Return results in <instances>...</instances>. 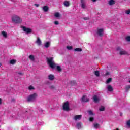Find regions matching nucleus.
Here are the masks:
<instances>
[{
	"label": "nucleus",
	"instance_id": "f257e3e1",
	"mask_svg": "<svg viewBox=\"0 0 130 130\" xmlns=\"http://www.w3.org/2000/svg\"><path fill=\"white\" fill-rule=\"evenodd\" d=\"M48 62L50 68L52 69H54V68H56V70L58 71V72H61V68H60V66H57V64L55 63L54 61H53V57L49 58L48 59Z\"/></svg>",
	"mask_w": 130,
	"mask_h": 130
},
{
	"label": "nucleus",
	"instance_id": "f03ea898",
	"mask_svg": "<svg viewBox=\"0 0 130 130\" xmlns=\"http://www.w3.org/2000/svg\"><path fill=\"white\" fill-rule=\"evenodd\" d=\"M11 19L12 22L15 24H21L23 22V19L19 15H13Z\"/></svg>",
	"mask_w": 130,
	"mask_h": 130
},
{
	"label": "nucleus",
	"instance_id": "7ed1b4c3",
	"mask_svg": "<svg viewBox=\"0 0 130 130\" xmlns=\"http://www.w3.org/2000/svg\"><path fill=\"white\" fill-rule=\"evenodd\" d=\"M37 93L32 94L27 98V101L29 102L35 101V100H36V98H37Z\"/></svg>",
	"mask_w": 130,
	"mask_h": 130
},
{
	"label": "nucleus",
	"instance_id": "20e7f679",
	"mask_svg": "<svg viewBox=\"0 0 130 130\" xmlns=\"http://www.w3.org/2000/svg\"><path fill=\"white\" fill-rule=\"evenodd\" d=\"M117 50L119 51L120 55H127L128 54V53L127 51L123 50L120 47H118L117 48Z\"/></svg>",
	"mask_w": 130,
	"mask_h": 130
},
{
	"label": "nucleus",
	"instance_id": "39448f33",
	"mask_svg": "<svg viewBox=\"0 0 130 130\" xmlns=\"http://www.w3.org/2000/svg\"><path fill=\"white\" fill-rule=\"evenodd\" d=\"M63 110L66 111H69L70 110V103L69 102H66L64 103L63 105Z\"/></svg>",
	"mask_w": 130,
	"mask_h": 130
},
{
	"label": "nucleus",
	"instance_id": "423d86ee",
	"mask_svg": "<svg viewBox=\"0 0 130 130\" xmlns=\"http://www.w3.org/2000/svg\"><path fill=\"white\" fill-rule=\"evenodd\" d=\"M21 28H22L23 30L25 32V33H27V34H29V33L32 32V29L30 28L26 27V26H21Z\"/></svg>",
	"mask_w": 130,
	"mask_h": 130
},
{
	"label": "nucleus",
	"instance_id": "0eeeda50",
	"mask_svg": "<svg viewBox=\"0 0 130 130\" xmlns=\"http://www.w3.org/2000/svg\"><path fill=\"white\" fill-rule=\"evenodd\" d=\"M104 30L103 29H99L98 30L97 34L99 35V36H103L104 34Z\"/></svg>",
	"mask_w": 130,
	"mask_h": 130
},
{
	"label": "nucleus",
	"instance_id": "6e6552de",
	"mask_svg": "<svg viewBox=\"0 0 130 130\" xmlns=\"http://www.w3.org/2000/svg\"><path fill=\"white\" fill-rule=\"evenodd\" d=\"M81 100L82 102H88L89 101V98L87 97L86 95H84L82 96Z\"/></svg>",
	"mask_w": 130,
	"mask_h": 130
},
{
	"label": "nucleus",
	"instance_id": "1a4fd4ad",
	"mask_svg": "<svg viewBox=\"0 0 130 130\" xmlns=\"http://www.w3.org/2000/svg\"><path fill=\"white\" fill-rule=\"evenodd\" d=\"M81 6L82 9L86 8V1L85 0H81Z\"/></svg>",
	"mask_w": 130,
	"mask_h": 130
},
{
	"label": "nucleus",
	"instance_id": "9d476101",
	"mask_svg": "<svg viewBox=\"0 0 130 130\" xmlns=\"http://www.w3.org/2000/svg\"><path fill=\"white\" fill-rule=\"evenodd\" d=\"M93 100L95 103H98V102L100 101V99L99 98V97H98V96L94 95L93 97Z\"/></svg>",
	"mask_w": 130,
	"mask_h": 130
},
{
	"label": "nucleus",
	"instance_id": "9b49d317",
	"mask_svg": "<svg viewBox=\"0 0 130 130\" xmlns=\"http://www.w3.org/2000/svg\"><path fill=\"white\" fill-rule=\"evenodd\" d=\"M51 44V42L48 41L44 43V46L45 48H48L50 47V45Z\"/></svg>",
	"mask_w": 130,
	"mask_h": 130
},
{
	"label": "nucleus",
	"instance_id": "f8f14e48",
	"mask_svg": "<svg viewBox=\"0 0 130 130\" xmlns=\"http://www.w3.org/2000/svg\"><path fill=\"white\" fill-rule=\"evenodd\" d=\"M35 43H37V44L39 46H40V45H41L42 42H41V40H40V38L39 37H37V39Z\"/></svg>",
	"mask_w": 130,
	"mask_h": 130
},
{
	"label": "nucleus",
	"instance_id": "ddd939ff",
	"mask_svg": "<svg viewBox=\"0 0 130 130\" xmlns=\"http://www.w3.org/2000/svg\"><path fill=\"white\" fill-rule=\"evenodd\" d=\"M82 119V115H75L74 117V120H80V119Z\"/></svg>",
	"mask_w": 130,
	"mask_h": 130
},
{
	"label": "nucleus",
	"instance_id": "4468645a",
	"mask_svg": "<svg viewBox=\"0 0 130 130\" xmlns=\"http://www.w3.org/2000/svg\"><path fill=\"white\" fill-rule=\"evenodd\" d=\"M1 34L4 38H8V32L3 31L1 32Z\"/></svg>",
	"mask_w": 130,
	"mask_h": 130
},
{
	"label": "nucleus",
	"instance_id": "2eb2a0df",
	"mask_svg": "<svg viewBox=\"0 0 130 130\" xmlns=\"http://www.w3.org/2000/svg\"><path fill=\"white\" fill-rule=\"evenodd\" d=\"M48 79L50 80V81H53V80H54V75H52V74H49L48 76Z\"/></svg>",
	"mask_w": 130,
	"mask_h": 130
},
{
	"label": "nucleus",
	"instance_id": "dca6fc26",
	"mask_svg": "<svg viewBox=\"0 0 130 130\" xmlns=\"http://www.w3.org/2000/svg\"><path fill=\"white\" fill-rule=\"evenodd\" d=\"M107 88L108 91H109L110 92L113 91V88H112V86H111V85H108Z\"/></svg>",
	"mask_w": 130,
	"mask_h": 130
},
{
	"label": "nucleus",
	"instance_id": "f3484780",
	"mask_svg": "<svg viewBox=\"0 0 130 130\" xmlns=\"http://www.w3.org/2000/svg\"><path fill=\"white\" fill-rule=\"evenodd\" d=\"M114 4H115V1L114 0H110L109 1V5H110V6H113Z\"/></svg>",
	"mask_w": 130,
	"mask_h": 130
},
{
	"label": "nucleus",
	"instance_id": "a211bd4d",
	"mask_svg": "<svg viewBox=\"0 0 130 130\" xmlns=\"http://www.w3.org/2000/svg\"><path fill=\"white\" fill-rule=\"evenodd\" d=\"M49 10L48 6H45L43 7V10L44 12H47Z\"/></svg>",
	"mask_w": 130,
	"mask_h": 130
},
{
	"label": "nucleus",
	"instance_id": "6ab92c4d",
	"mask_svg": "<svg viewBox=\"0 0 130 130\" xmlns=\"http://www.w3.org/2000/svg\"><path fill=\"white\" fill-rule=\"evenodd\" d=\"M29 58L31 60V61H34V60H35V58L33 55H29Z\"/></svg>",
	"mask_w": 130,
	"mask_h": 130
},
{
	"label": "nucleus",
	"instance_id": "aec40b11",
	"mask_svg": "<svg viewBox=\"0 0 130 130\" xmlns=\"http://www.w3.org/2000/svg\"><path fill=\"white\" fill-rule=\"evenodd\" d=\"M63 4L65 7H69V6H70V2L68 1H66L63 3Z\"/></svg>",
	"mask_w": 130,
	"mask_h": 130
},
{
	"label": "nucleus",
	"instance_id": "412c9836",
	"mask_svg": "<svg viewBox=\"0 0 130 130\" xmlns=\"http://www.w3.org/2000/svg\"><path fill=\"white\" fill-rule=\"evenodd\" d=\"M94 128H99V127H100V125L98 123H94L93 124Z\"/></svg>",
	"mask_w": 130,
	"mask_h": 130
},
{
	"label": "nucleus",
	"instance_id": "4be33fe9",
	"mask_svg": "<svg viewBox=\"0 0 130 130\" xmlns=\"http://www.w3.org/2000/svg\"><path fill=\"white\" fill-rule=\"evenodd\" d=\"M54 17L56 18H59L60 17V15L59 14V13L56 12L54 14Z\"/></svg>",
	"mask_w": 130,
	"mask_h": 130
},
{
	"label": "nucleus",
	"instance_id": "5701e85b",
	"mask_svg": "<svg viewBox=\"0 0 130 130\" xmlns=\"http://www.w3.org/2000/svg\"><path fill=\"white\" fill-rule=\"evenodd\" d=\"M75 51L81 52L82 51V49L81 48H77L75 49Z\"/></svg>",
	"mask_w": 130,
	"mask_h": 130
},
{
	"label": "nucleus",
	"instance_id": "b1692460",
	"mask_svg": "<svg viewBox=\"0 0 130 130\" xmlns=\"http://www.w3.org/2000/svg\"><path fill=\"white\" fill-rule=\"evenodd\" d=\"M100 111H104L105 110V108H104V106H101V107L99 108Z\"/></svg>",
	"mask_w": 130,
	"mask_h": 130
},
{
	"label": "nucleus",
	"instance_id": "393cba45",
	"mask_svg": "<svg viewBox=\"0 0 130 130\" xmlns=\"http://www.w3.org/2000/svg\"><path fill=\"white\" fill-rule=\"evenodd\" d=\"M16 60L13 59V60H10V62L11 64H15V63H16Z\"/></svg>",
	"mask_w": 130,
	"mask_h": 130
},
{
	"label": "nucleus",
	"instance_id": "a878e982",
	"mask_svg": "<svg viewBox=\"0 0 130 130\" xmlns=\"http://www.w3.org/2000/svg\"><path fill=\"white\" fill-rule=\"evenodd\" d=\"M104 76L105 77L107 76H110V72L109 71H107L106 72V73L104 74Z\"/></svg>",
	"mask_w": 130,
	"mask_h": 130
},
{
	"label": "nucleus",
	"instance_id": "bb28decb",
	"mask_svg": "<svg viewBox=\"0 0 130 130\" xmlns=\"http://www.w3.org/2000/svg\"><path fill=\"white\" fill-rule=\"evenodd\" d=\"M94 74H95V75L96 76V77H99V71H94Z\"/></svg>",
	"mask_w": 130,
	"mask_h": 130
},
{
	"label": "nucleus",
	"instance_id": "cd10ccee",
	"mask_svg": "<svg viewBox=\"0 0 130 130\" xmlns=\"http://www.w3.org/2000/svg\"><path fill=\"white\" fill-rule=\"evenodd\" d=\"M125 14H126V15H129V14H130V9L125 10Z\"/></svg>",
	"mask_w": 130,
	"mask_h": 130
},
{
	"label": "nucleus",
	"instance_id": "c85d7f7f",
	"mask_svg": "<svg viewBox=\"0 0 130 130\" xmlns=\"http://www.w3.org/2000/svg\"><path fill=\"white\" fill-rule=\"evenodd\" d=\"M77 128H81V123L79 122L77 124Z\"/></svg>",
	"mask_w": 130,
	"mask_h": 130
},
{
	"label": "nucleus",
	"instance_id": "c756f323",
	"mask_svg": "<svg viewBox=\"0 0 130 130\" xmlns=\"http://www.w3.org/2000/svg\"><path fill=\"white\" fill-rule=\"evenodd\" d=\"M111 78H108L106 81L107 84H109V83H110V82H111Z\"/></svg>",
	"mask_w": 130,
	"mask_h": 130
},
{
	"label": "nucleus",
	"instance_id": "7c9ffc66",
	"mask_svg": "<svg viewBox=\"0 0 130 130\" xmlns=\"http://www.w3.org/2000/svg\"><path fill=\"white\" fill-rule=\"evenodd\" d=\"M67 49H68V50H71V49H73V47L71 46H67Z\"/></svg>",
	"mask_w": 130,
	"mask_h": 130
},
{
	"label": "nucleus",
	"instance_id": "2f4dec72",
	"mask_svg": "<svg viewBox=\"0 0 130 130\" xmlns=\"http://www.w3.org/2000/svg\"><path fill=\"white\" fill-rule=\"evenodd\" d=\"M29 90H34V87L33 86L30 85L28 87Z\"/></svg>",
	"mask_w": 130,
	"mask_h": 130
},
{
	"label": "nucleus",
	"instance_id": "473e14b6",
	"mask_svg": "<svg viewBox=\"0 0 130 130\" xmlns=\"http://www.w3.org/2000/svg\"><path fill=\"white\" fill-rule=\"evenodd\" d=\"M130 89V85H127L126 86L125 90L126 91H128Z\"/></svg>",
	"mask_w": 130,
	"mask_h": 130
},
{
	"label": "nucleus",
	"instance_id": "72a5a7b5",
	"mask_svg": "<svg viewBox=\"0 0 130 130\" xmlns=\"http://www.w3.org/2000/svg\"><path fill=\"white\" fill-rule=\"evenodd\" d=\"M126 125L128 127H130V120L127 121Z\"/></svg>",
	"mask_w": 130,
	"mask_h": 130
},
{
	"label": "nucleus",
	"instance_id": "f704fd0d",
	"mask_svg": "<svg viewBox=\"0 0 130 130\" xmlns=\"http://www.w3.org/2000/svg\"><path fill=\"white\" fill-rule=\"evenodd\" d=\"M50 89L51 90H54V89H55V87H54L53 85H51L50 86Z\"/></svg>",
	"mask_w": 130,
	"mask_h": 130
},
{
	"label": "nucleus",
	"instance_id": "c9c22d12",
	"mask_svg": "<svg viewBox=\"0 0 130 130\" xmlns=\"http://www.w3.org/2000/svg\"><path fill=\"white\" fill-rule=\"evenodd\" d=\"M88 113L89 114V115H93V111L90 110V111H88Z\"/></svg>",
	"mask_w": 130,
	"mask_h": 130
},
{
	"label": "nucleus",
	"instance_id": "e433bc0d",
	"mask_svg": "<svg viewBox=\"0 0 130 130\" xmlns=\"http://www.w3.org/2000/svg\"><path fill=\"white\" fill-rule=\"evenodd\" d=\"M126 41H130V36H127L126 37Z\"/></svg>",
	"mask_w": 130,
	"mask_h": 130
},
{
	"label": "nucleus",
	"instance_id": "4c0bfd02",
	"mask_svg": "<svg viewBox=\"0 0 130 130\" xmlns=\"http://www.w3.org/2000/svg\"><path fill=\"white\" fill-rule=\"evenodd\" d=\"M3 104V99L0 98V105Z\"/></svg>",
	"mask_w": 130,
	"mask_h": 130
},
{
	"label": "nucleus",
	"instance_id": "58836bf2",
	"mask_svg": "<svg viewBox=\"0 0 130 130\" xmlns=\"http://www.w3.org/2000/svg\"><path fill=\"white\" fill-rule=\"evenodd\" d=\"M94 120V118H93V117H90V118H89V121H93Z\"/></svg>",
	"mask_w": 130,
	"mask_h": 130
},
{
	"label": "nucleus",
	"instance_id": "ea45409f",
	"mask_svg": "<svg viewBox=\"0 0 130 130\" xmlns=\"http://www.w3.org/2000/svg\"><path fill=\"white\" fill-rule=\"evenodd\" d=\"M54 24H55V25H58V24H59L58 21H55Z\"/></svg>",
	"mask_w": 130,
	"mask_h": 130
},
{
	"label": "nucleus",
	"instance_id": "a19ab883",
	"mask_svg": "<svg viewBox=\"0 0 130 130\" xmlns=\"http://www.w3.org/2000/svg\"><path fill=\"white\" fill-rule=\"evenodd\" d=\"M35 7H39V4H35Z\"/></svg>",
	"mask_w": 130,
	"mask_h": 130
},
{
	"label": "nucleus",
	"instance_id": "79ce46f5",
	"mask_svg": "<svg viewBox=\"0 0 130 130\" xmlns=\"http://www.w3.org/2000/svg\"><path fill=\"white\" fill-rule=\"evenodd\" d=\"M89 19V18L86 17V18H84V20H88Z\"/></svg>",
	"mask_w": 130,
	"mask_h": 130
},
{
	"label": "nucleus",
	"instance_id": "37998d69",
	"mask_svg": "<svg viewBox=\"0 0 130 130\" xmlns=\"http://www.w3.org/2000/svg\"><path fill=\"white\" fill-rule=\"evenodd\" d=\"M18 74H19V75H23V73H19Z\"/></svg>",
	"mask_w": 130,
	"mask_h": 130
},
{
	"label": "nucleus",
	"instance_id": "c03bdc74",
	"mask_svg": "<svg viewBox=\"0 0 130 130\" xmlns=\"http://www.w3.org/2000/svg\"><path fill=\"white\" fill-rule=\"evenodd\" d=\"M92 2H96V1H97V0H92Z\"/></svg>",
	"mask_w": 130,
	"mask_h": 130
},
{
	"label": "nucleus",
	"instance_id": "a18cd8bd",
	"mask_svg": "<svg viewBox=\"0 0 130 130\" xmlns=\"http://www.w3.org/2000/svg\"><path fill=\"white\" fill-rule=\"evenodd\" d=\"M2 66V64H0V66Z\"/></svg>",
	"mask_w": 130,
	"mask_h": 130
},
{
	"label": "nucleus",
	"instance_id": "49530a36",
	"mask_svg": "<svg viewBox=\"0 0 130 130\" xmlns=\"http://www.w3.org/2000/svg\"><path fill=\"white\" fill-rule=\"evenodd\" d=\"M129 83H130V80H129Z\"/></svg>",
	"mask_w": 130,
	"mask_h": 130
}]
</instances>
